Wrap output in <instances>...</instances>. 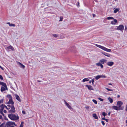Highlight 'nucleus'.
Masks as SVG:
<instances>
[{
    "mask_svg": "<svg viewBox=\"0 0 127 127\" xmlns=\"http://www.w3.org/2000/svg\"><path fill=\"white\" fill-rule=\"evenodd\" d=\"M114 64V63L112 61L108 62L106 63V64L107 65L110 66H112Z\"/></svg>",
    "mask_w": 127,
    "mask_h": 127,
    "instance_id": "0eeeda50",
    "label": "nucleus"
},
{
    "mask_svg": "<svg viewBox=\"0 0 127 127\" xmlns=\"http://www.w3.org/2000/svg\"><path fill=\"white\" fill-rule=\"evenodd\" d=\"M120 97V96L119 95H118L117 96V97L119 98Z\"/></svg>",
    "mask_w": 127,
    "mask_h": 127,
    "instance_id": "0e129e2a",
    "label": "nucleus"
},
{
    "mask_svg": "<svg viewBox=\"0 0 127 127\" xmlns=\"http://www.w3.org/2000/svg\"><path fill=\"white\" fill-rule=\"evenodd\" d=\"M3 112H4V113H7V111L5 110H4L3 111Z\"/></svg>",
    "mask_w": 127,
    "mask_h": 127,
    "instance_id": "6e6d98bb",
    "label": "nucleus"
},
{
    "mask_svg": "<svg viewBox=\"0 0 127 127\" xmlns=\"http://www.w3.org/2000/svg\"><path fill=\"white\" fill-rule=\"evenodd\" d=\"M4 117V116H5L4 115V114L3 113L2 114H1Z\"/></svg>",
    "mask_w": 127,
    "mask_h": 127,
    "instance_id": "338daca9",
    "label": "nucleus"
},
{
    "mask_svg": "<svg viewBox=\"0 0 127 127\" xmlns=\"http://www.w3.org/2000/svg\"><path fill=\"white\" fill-rule=\"evenodd\" d=\"M96 46L97 47L100 48H101V49H102V48H103V46H101V45H97V44H96Z\"/></svg>",
    "mask_w": 127,
    "mask_h": 127,
    "instance_id": "393cba45",
    "label": "nucleus"
},
{
    "mask_svg": "<svg viewBox=\"0 0 127 127\" xmlns=\"http://www.w3.org/2000/svg\"><path fill=\"white\" fill-rule=\"evenodd\" d=\"M60 19L59 20L60 21H61L63 20V18L62 16H60Z\"/></svg>",
    "mask_w": 127,
    "mask_h": 127,
    "instance_id": "473e14b6",
    "label": "nucleus"
},
{
    "mask_svg": "<svg viewBox=\"0 0 127 127\" xmlns=\"http://www.w3.org/2000/svg\"><path fill=\"white\" fill-rule=\"evenodd\" d=\"M125 110L126 111H127V104L126 105Z\"/></svg>",
    "mask_w": 127,
    "mask_h": 127,
    "instance_id": "5fc2aeb1",
    "label": "nucleus"
},
{
    "mask_svg": "<svg viewBox=\"0 0 127 127\" xmlns=\"http://www.w3.org/2000/svg\"><path fill=\"white\" fill-rule=\"evenodd\" d=\"M105 120L106 122H108L109 119H106Z\"/></svg>",
    "mask_w": 127,
    "mask_h": 127,
    "instance_id": "864d4df0",
    "label": "nucleus"
},
{
    "mask_svg": "<svg viewBox=\"0 0 127 127\" xmlns=\"http://www.w3.org/2000/svg\"><path fill=\"white\" fill-rule=\"evenodd\" d=\"M7 48L8 49H11L12 51H14V49L13 47L11 45H10L8 47H7Z\"/></svg>",
    "mask_w": 127,
    "mask_h": 127,
    "instance_id": "2eb2a0df",
    "label": "nucleus"
},
{
    "mask_svg": "<svg viewBox=\"0 0 127 127\" xmlns=\"http://www.w3.org/2000/svg\"><path fill=\"white\" fill-rule=\"evenodd\" d=\"M2 116L0 115V119H2Z\"/></svg>",
    "mask_w": 127,
    "mask_h": 127,
    "instance_id": "bf43d9fd",
    "label": "nucleus"
},
{
    "mask_svg": "<svg viewBox=\"0 0 127 127\" xmlns=\"http://www.w3.org/2000/svg\"><path fill=\"white\" fill-rule=\"evenodd\" d=\"M93 17H94L95 16V15L94 14H93Z\"/></svg>",
    "mask_w": 127,
    "mask_h": 127,
    "instance_id": "680f3d73",
    "label": "nucleus"
},
{
    "mask_svg": "<svg viewBox=\"0 0 127 127\" xmlns=\"http://www.w3.org/2000/svg\"><path fill=\"white\" fill-rule=\"evenodd\" d=\"M23 114H26L25 112L24 111H23L22 112Z\"/></svg>",
    "mask_w": 127,
    "mask_h": 127,
    "instance_id": "3c124183",
    "label": "nucleus"
},
{
    "mask_svg": "<svg viewBox=\"0 0 127 127\" xmlns=\"http://www.w3.org/2000/svg\"><path fill=\"white\" fill-rule=\"evenodd\" d=\"M8 117L11 120H18L19 119L18 116H16L14 114H9L8 115Z\"/></svg>",
    "mask_w": 127,
    "mask_h": 127,
    "instance_id": "f257e3e1",
    "label": "nucleus"
},
{
    "mask_svg": "<svg viewBox=\"0 0 127 127\" xmlns=\"http://www.w3.org/2000/svg\"><path fill=\"white\" fill-rule=\"evenodd\" d=\"M6 90L5 88V87H2L1 88V92H2L4 91H5Z\"/></svg>",
    "mask_w": 127,
    "mask_h": 127,
    "instance_id": "4be33fe9",
    "label": "nucleus"
},
{
    "mask_svg": "<svg viewBox=\"0 0 127 127\" xmlns=\"http://www.w3.org/2000/svg\"><path fill=\"white\" fill-rule=\"evenodd\" d=\"M106 119L105 118H102L101 119L103 120H105Z\"/></svg>",
    "mask_w": 127,
    "mask_h": 127,
    "instance_id": "4d7b16f0",
    "label": "nucleus"
},
{
    "mask_svg": "<svg viewBox=\"0 0 127 127\" xmlns=\"http://www.w3.org/2000/svg\"><path fill=\"white\" fill-rule=\"evenodd\" d=\"M15 95L16 99L19 101L21 102V100L19 96L17 95Z\"/></svg>",
    "mask_w": 127,
    "mask_h": 127,
    "instance_id": "ddd939ff",
    "label": "nucleus"
},
{
    "mask_svg": "<svg viewBox=\"0 0 127 127\" xmlns=\"http://www.w3.org/2000/svg\"><path fill=\"white\" fill-rule=\"evenodd\" d=\"M105 89H107L108 91H109L110 89H108L107 88H105Z\"/></svg>",
    "mask_w": 127,
    "mask_h": 127,
    "instance_id": "052dcab7",
    "label": "nucleus"
},
{
    "mask_svg": "<svg viewBox=\"0 0 127 127\" xmlns=\"http://www.w3.org/2000/svg\"><path fill=\"white\" fill-rule=\"evenodd\" d=\"M15 108L13 105H12L11 107V109L10 110H9L8 111L9 113H14L15 112Z\"/></svg>",
    "mask_w": 127,
    "mask_h": 127,
    "instance_id": "f03ea898",
    "label": "nucleus"
},
{
    "mask_svg": "<svg viewBox=\"0 0 127 127\" xmlns=\"http://www.w3.org/2000/svg\"><path fill=\"white\" fill-rule=\"evenodd\" d=\"M110 113H111V112H109L108 113V115H109V116H110Z\"/></svg>",
    "mask_w": 127,
    "mask_h": 127,
    "instance_id": "e2e57ef3",
    "label": "nucleus"
},
{
    "mask_svg": "<svg viewBox=\"0 0 127 127\" xmlns=\"http://www.w3.org/2000/svg\"><path fill=\"white\" fill-rule=\"evenodd\" d=\"M2 86H3L4 87H6V84L5 83H4Z\"/></svg>",
    "mask_w": 127,
    "mask_h": 127,
    "instance_id": "72a5a7b5",
    "label": "nucleus"
},
{
    "mask_svg": "<svg viewBox=\"0 0 127 127\" xmlns=\"http://www.w3.org/2000/svg\"><path fill=\"white\" fill-rule=\"evenodd\" d=\"M53 35L54 37H56L58 36L56 34H53Z\"/></svg>",
    "mask_w": 127,
    "mask_h": 127,
    "instance_id": "37998d69",
    "label": "nucleus"
},
{
    "mask_svg": "<svg viewBox=\"0 0 127 127\" xmlns=\"http://www.w3.org/2000/svg\"><path fill=\"white\" fill-rule=\"evenodd\" d=\"M7 24H8L10 26L15 27V24H10L9 22L7 23Z\"/></svg>",
    "mask_w": 127,
    "mask_h": 127,
    "instance_id": "6ab92c4d",
    "label": "nucleus"
},
{
    "mask_svg": "<svg viewBox=\"0 0 127 127\" xmlns=\"http://www.w3.org/2000/svg\"><path fill=\"white\" fill-rule=\"evenodd\" d=\"M100 78V75H97V76H96V77H95V79L96 80H97L98 79H99V78Z\"/></svg>",
    "mask_w": 127,
    "mask_h": 127,
    "instance_id": "bb28decb",
    "label": "nucleus"
},
{
    "mask_svg": "<svg viewBox=\"0 0 127 127\" xmlns=\"http://www.w3.org/2000/svg\"><path fill=\"white\" fill-rule=\"evenodd\" d=\"M4 119L5 120H8V119L6 118V116H4Z\"/></svg>",
    "mask_w": 127,
    "mask_h": 127,
    "instance_id": "de8ad7c7",
    "label": "nucleus"
},
{
    "mask_svg": "<svg viewBox=\"0 0 127 127\" xmlns=\"http://www.w3.org/2000/svg\"><path fill=\"white\" fill-rule=\"evenodd\" d=\"M91 82L93 84V85H94V79H93L91 80Z\"/></svg>",
    "mask_w": 127,
    "mask_h": 127,
    "instance_id": "79ce46f5",
    "label": "nucleus"
},
{
    "mask_svg": "<svg viewBox=\"0 0 127 127\" xmlns=\"http://www.w3.org/2000/svg\"><path fill=\"white\" fill-rule=\"evenodd\" d=\"M89 79L88 78H85L83 79V80L82 81L83 82H84L85 81H89Z\"/></svg>",
    "mask_w": 127,
    "mask_h": 127,
    "instance_id": "412c9836",
    "label": "nucleus"
},
{
    "mask_svg": "<svg viewBox=\"0 0 127 127\" xmlns=\"http://www.w3.org/2000/svg\"><path fill=\"white\" fill-rule=\"evenodd\" d=\"M6 124L9 126H10L13 125H14L15 126H17V125L15 124L14 122H8L6 123Z\"/></svg>",
    "mask_w": 127,
    "mask_h": 127,
    "instance_id": "423d86ee",
    "label": "nucleus"
},
{
    "mask_svg": "<svg viewBox=\"0 0 127 127\" xmlns=\"http://www.w3.org/2000/svg\"><path fill=\"white\" fill-rule=\"evenodd\" d=\"M17 64L19 65V66L20 67L23 69L25 67V66L22 64L18 62Z\"/></svg>",
    "mask_w": 127,
    "mask_h": 127,
    "instance_id": "6e6552de",
    "label": "nucleus"
},
{
    "mask_svg": "<svg viewBox=\"0 0 127 127\" xmlns=\"http://www.w3.org/2000/svg\"><path fill=\"white\" fill-rule=\"evenodd\" d=\"M124 107H121L118 108V110H122L124 109Z\"/></svg>",
    "mask_w": 127,
    "mask_h": 127,
    "instance_id": "7c9ffc66",
    "label": "nucleus"
},
{
    "mask_svg": "<svg viewBox=\"0 0 127 127\" xmlns=\"http://www.w3.org/2000/svg\"><path fill=\"white\" fill-rule=\"evenodd\" d=\"M124 28V27L123 25H120L117 28V30L122 31L123 30Z\"/></svg>",
    "mask_w": 127,
    "mask_h": 127,
    "instance_id": "20e7f679",
    "label": "nucleus"
},
{
    "mask_svg": "<svg viewBox=\"0 0 127 127\" xmlns=\"http://www.w3.org/2000/svg\"><path fill=\"white\" fill-rule=\"evenodd\" d=\"M85 86L86 87H87L89 90H94V89L92 87L91 85H86Z\"/></svg>",
    "mask_w": 127,
    "mask_h": 127,
    "instance_id": "9d476101",
    "label": "nucleus"
},
{
    "mask_svg": "<svg viewBox=\"0 0 127 127\" xmlns=\"http://www.w3.org/2000/svg\"><path fill=\"white\" fill-rule=\"evenodd\" d=\"M98 98L101 101H103V99H102L100 97H99Z\"/></svg>",
    "mask_w": 127,
    "mask_h": 127,
    "instance_id": "e433bc0d",
    "label": "nucleus"
},
{
    "mask_svg": "<svg viewBox=\"0 0 127 127\" xmlns=\"http://www.w3.org/2000/svg\"><path fill=\"white\" fill-rule=\"evenodd\" d=\"M5 89H6V90H8V89H7V86H6V87H5Z\"/></svg>",
    "mask_w": 127,
    "mask_h": 127,
    "instance_id": "774afa93",
    "label": "nucleus"
},
{
    "mask_svg": "<svg viewBox=\"0 0 127 127\" xmlns=\"http://www.w3.org/2000/svg\"><path fill=\"white\" fill-rule=\"evenodd\" d=\"M85 108H86L87 110L89 108V106H87L85 107Z\"/></svg>",
    "mask_w": 127,
    "mask_h": 127,
    "instance_id": "ea45409f",
    "label": "nucleus"
},
{
    "mask_svg": "<svg viewBox=\"0 0 127 127\" xmlns=\"http://www.w3.org/2000/svg\"><path fill=\"white\" fill-rule=\"evenodd\" d=\"M119 10V8H116V9L114 10V13H116Z\"/></svg>",
    "mask_w": 127,
    "mask_h": 127,
    "instance_id": "b1692460",
    "label": "nucleus"
},
{
    "mask_svg": "<svg viewBox=\"0 0 127 127\" xmlns=\"http://www.w3.org/2000/svg\"><path fill=\"white\" fill-rule=\"evenodd\" d=\"M96 46L97 47L100 48H101V49H102V48H103V46H101V45H97V44H96Z\"/></svg>",
    "mask_w": 127,
    "mask_h": 127,
    "instance_id": "a878e982",
    "label": "nucleus"
},
{
    "mask_svg": "<svg viewBox=\"0 0 127 127\" xmlns=\"http://www.w3.org/2000/svg\"><path fill=\"white\" fill-rule=\"evenodd\" d=\"M93 117L95 118V119H98V117L97 116L96 114L95 113H94L93 114Z\"/></svg>",
    "mask_w": 127,
    "mask_h": 127,
    "instance_id": "dca6fc26",
    "label": "nucleus"
},
{
    "mask_svg": "<svg viewBox=\"0 0 127 127\" xmlns=\"http://www.w3.org/2000/svg\"><path fill=\"white\" fill-rule=\"evenodd\" d=\"M100 75V78H105L106 77V76H105L104 75Z\"/></svg>",
    "mask_w": 127,
    "mask_h": 127,
    "instance_id": "f704fd0d",
    "label": "nucleus"
},
{
    "mask_svg": "<svg viewBox=\"0 0 127 127\" xmlns=\"http://www.w3.org/2000/svg\"><path fill=\"white\" fill-rule=\"evenodd\" d=\"M102 49L108 52H110L111 51V49H107L103 46Z\"/></svg>",
    "mask_w": 127,
    "mask_h": 127,
    "instance_id": "1a4fd4ad",
    "label": "nucleus"
},
{
    "mask_svg": "<svg viewBox=\"0 0 127 127\" xmlns=\"http://www.w3.org/2000/svg\"><path fill=\"white\" fill-rule=\"evenodd\" d=\"M0 68L3 70H4V69L0 65Z\"/></svg>",
    "mask_w": 127,
    "mask_h": 127,
    "instance_id": "13d9d810",
    "label": "nucleus"
},
{
    "mask_svg": "<svg viewBox=\"0 0 127 127\" xmlns=\"http://www.w3.org/2000/svg\"><path fill=\"white\" fill-rule=\"evenodd\" d=\"M96 65L99 66H100L102 68L103 67V65L100 62L96 63Z\"/></svg>",
    "mask_w": 127,
    "mask_h": 127,
    "instance_id": "f8f14e48",
    "label": "nucleus"
},
{
    "mask_svg": "<svg viewBox=\"0 0 127 127\" xmlns=\"http://www.w3.org/2000/svg\"><path fill=\"white\" fill-rule=\"evenodd\" d=\"M92 101L95 104H97V102L96 100L93 99L92 100Z\"/></svg>",
    "mask_w": 127,
    "mask_h": 127,
    "instance_id": "c756f323",
    "label": "nucleus"
},
{
    "mask_svg": "<svg viewBox=\"0 0 127 127\" xmlns=\"http://www.w3.org/2000/svg\"><path fill=\"white\" fill-rule=\"evenodd\" d=\"M123 104V102L121 101H119L117 102V105L118 108L120 107Z\"/></svg>",
    "mask_w": 127,
    "mask_h": 127,
    "instance_id": "39448f33",
    "label": "nucleus"
},
{
    "mask_svg": "<svg viewBox=\"0 0 127 127\" xmlns=\"http://www.w3.org/2000/svg\"><path fill=\"white\" fill-rule=\"evenodd\" d=\"M114 20V22L115 23H117V20L115 19L114 18V19H113Z\"/></svg>",
    "mask_w": 127,
    "mask_h": 127,
    "instance_id": "4c0bfd02",
    "label": "nucleus"
},
{
    "mask_svg": "<svg viewBox=\"0 0 127 127\" xmlns=\"http://www.w3.org/2000/svg\"><path fill=\"white\" fill-rule=\"evenodd\" d=\"M0 79L1 80H3V78L2 76L0 75Z\"/></svg>",
    "mask_w": 127,
    "mask_h": 127,
    "instance_id": "a18cd8bd",
    "label": "nucleus"
},
{
    "mask_svg": "<svg viewBox=\"0 0 127 127\" xmlns=\"http://www.w3.org/2000/svg\"><path fill=\"white\" fill-rule=\"evenodd\" d=\"M102 54L108 57H110L111 56V55L110 54L107 53L105 52L103 53Z\"/></svg>",
    "mask_w": 127,
    "mask_h": 127,
    "instance_id": "4468645a",
    "label": "nucleus"
},
{
    "mask_svg": "<svg viewBox=\"0 0 127 127\" xmlns=\"http://www.w3.org/2000/svg\"><path fill=\"white\" fill-rule=\"evenodd\" d=\"M7 106L8 107V108H9V109H10V107H11V106H10V105L9 104L7 105Z\"/></svg>",
    "mask_w": 127,
    "mask_h": 127,
    "instance_id": "09e8293b",
    "label": "nucleus"
},
{
    "mask_svg": "<svg viewBox=\"0 0 127 127\" xmlns=\"http://www.w3.org/2000/svg\"><path fill=\"white\" fill-rule=\"evenodd\" d=\"M107 19L108 20H109L110 19H114V18L113 17H107Z\"/></svg>",
    "mask_w": 127,
    "mask_h": 127,
    "instance_id": "c85d7f7f",
    "label": "nucleus"
},
{
    "mask_svg": "<svg viewBox=\"0 0 127 127\" xmlns=\"http://www.w3.org/2000/svg\"><path fill=\"white\" fill-rule=\"evenodd\" d=\"M3 110H2V109H0V114H1L3 113Z\"/></svg>",
    "mask_w": 127,
    "mask_h": 127,
    "instance_id": "a19ab883",
    "label": "nucleus"
},
{
    "mask_svg": "<svg viewBox=\"0 0 127 127\" xmlns=\"http://www.w3.org/2000/svg\"><path fill=\"white\" fill-rule=\"evenodd\" d=\"M102 115H103L104 117L107 115V114L105 112H103L102 113Z\"/></svg>",
    "mask_w": 127,
    "mask_h": 127,
    "instance_id": "2f4dec72",
    "label": "nucleus"
},
{
    "mask_svg": "<svg viewBox=\"0 0 127 127\" xmlns=\"http://www.w3.org/2000/svg\"><path fill=\"white\" fill-rule=\"evenodd\" d=\"M0 107L1 108L0 109H2V110H3L4 108H5L4 106V104H2L0 106Z\"/></svg>",
    "mask_w": 127,
    "mask_h": 127,
    "instance_id": "5701e85b",
    "label": "nucleus"
},
{
    "mask_svg": "<svg viewBox=\"0 0 127 127\" xmlns=\"http://www.w3.org/2000/svg\"><path fill=\"white\" fill-rule=\"evenodd\" d=\"M125 31L127 30V27L126 26H125Z\"/></svg>",
    "mask_w": 127,
    "mask_h": 127,
    "instance_id": "603ef678",
    "label": "nucleus"
},
{
    "mask_svg": "<svg viewBox=\"0 0 127 127\" xmlns=\"http://www.w3.org/2000/svg\"><path fill=\"white\" fill-rule=\"evenodd\" d=\"M107 62V60L105 59H102L99 61L100 63L102 64H104L105 63Z\"/></svg>",
    "mask_w": 127,
    "mask_h": 127,
    "instance_id": "9b49d317",
    "label": "nucleus"
},
{
    "mask_svg": "<svg viewBox=\"0 0 127 127\" xmlns=\"http://www.w3.org/2000/svg\"><path fill=\"white\" fill-rule=\"evenodd\" d=\"M108 84L109 85H112V84L111 83H108Z\"/></svg>",
    "mask_w": 127,
    "mask_h": 127,
    "instance_id": "69168bd1",
    "label": "nucleus"
},
{
    "mask_svg": "<svg viewBox=\"0 0 127 127\" xmlns=\"http://www.w3.org/2000/svg\"><path fill=\"white\" fill-rule=\"evenodd\" d=\"M4 83L2 82H0V84L2 85Z\"/></svg>",
    "mask_w": 127,
    "mask_h": 127,
    "instance_id": "49530a36",
    "label": "nucleus"
},
{
    "mask_svg": "<svg viewBox=\"0 0 127 127\" xmlns=\"http://www.w3.org/2000/svg\"><path fill=\"white\" fill-rule=\"evenodd\" d=\"M3 99H2L0 100V103H2L3 102Z\"/></svg>",
    "mask_w": 127,
    "mask_h": 127,
    "instance_id": "c9c22d12",
    "label": "nucleus"
},
{
    "mask_svg": "<svg viewBox=\"0 0 127 127\" xmlns=\"http://www.w3.org/2000/svg\"><path fill=\"white\" fill-rule=\"evenodd\" d=\"M101 123L103 126L105 124V123H104V122L103 121H101Z\"/></svg>",
    "mask_w": 127,
    "mask_h": 127,
    "instance_id": "58836bf2",
    "label": "nucleus"
},
{
    "mask_svg": "<svg viewBox=\"0 0 127 127\" xmlns=\"http://www.w3.org/2000/svg\"><path fill=\"white\" fill-rule=\"evenodd\" d=\"M4 106L5 108L7 109L8 110L9 109V108H8L6 106L4 105Z\"/></svg>",
    "mask_w": 127,
    "mask_h": 127,
    "instance_id": "8fccbe9b",
    "label": "nucleus"
},
{
    "mask_svg": "<svg viewBox=\"0 0 127 127\" xmlns=\"http://www.w3.org/2000/svg\"><path fill=\"white\" fill-rule=\"evenodd\" d=\"M108 99L109 100V101L110 102V103H112L113 102V99L111 98L110 97H109L108 98Z\"/></svg>",
    "mask_w": 127,
    "mask_h": 127,
    "instance_id": "aec40b11",
    "label": "nucleus"
},
{
    "mask_svg": "<svg viewBox=\"0 0 127 127\" xmlns=\"http://www.w3.org/2000/svg\"><path fill=\"white\" fill-rule=\"evenodd\" d=\"M112 108L114 109H115L117 110H118L119 108L117 106H113L112 107Z\"/></svg>",
    "mask_w": 127,
    "mask_h": 127,
    "instance_id": "f3484780",
    "label": "nucleus"
},
{
    "mask_svg": "<svg viewBox=\"0 0 127 127\" xmlns=\"http://www.w3.org/2000/svg\"><path fill=\"white\" fill-rule=\"evenodd\" d=\"M66 105L69 109H71L72 108L71 106L67 102L66 103Z\"/></svg>",
    "mask_w": 127,
    "mask_h": 127,
    "instance_id": "a211bd4d",
    "label": "nucleus"
},
{
    "mask_svg": "<svg viewBox=\"0 0 127 127\" xmlns=\"http://www.w3.org/2000/svg\"><path fill=\"white\" fill-rule=\"evenodd\" d=\"M24 123V122H22L21 123V124H20V125L19 127H23V126Z\"/></svg>",
    "mask_w": 127,
    "mask_h": 127,
    "instance_id": "cd10ccee",
    "label": "nucleus"
},
{
    "mask_svg": "<svg viewBox=\"0 0 127 127\" xmlns=\"http://www.w3.org/2000/svg\"><path fill=\"white\" fill-rule=\"evenodd\" d=\"M7 97L10 98L9 100V101L8 102V103L11 104H12V105L14 103L12 100L11 95H7Z\"/></svg>",
    "mask_w": 127,
    "mask_h": 127,
    "instance_id": "7ed1b4c3",
    "label": "nucleus"
},
{
    "mask_svg": "<svg viewBox=\"0 0 127 127\" xmlns=\"http://www.w3.org/2000/svg\"><path fill=\"white\" fill-rule=\"evenodd\" d=\"M114 21H112L111 22V24H112L115 25V23H114Z\"/></svg>",
    "mask_w": 127,
    "mask_h": 127,
    "instance_id": "c03bdc74",
    "label": "nucleus"
}]
</instances>
